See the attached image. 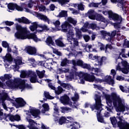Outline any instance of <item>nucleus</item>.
<instances>
[{"label": "nucleus", "mask_w": 129, "mask_h": 129, "mask_svg": "<svg viewBox=\"0 0 129 129\" xmlns=\"http://www.w3.org/2000/svg\"><path fill=\"white\" fill-rule=\"evenodd\" d=\"M106 103L109 107H107V110L111 112V106H112V102L116 111L117 112L124 111L125 110V104L124 100L120 98L119 95L116 93L113 92L110 95L106 96Z\"/></svg>", "instance_id": "1"}, {"label": "nucleus", "mask_w": 129, "mask_h": 129, "mask_svg": "<svg viewBox=\"0 0 129 129\" xmlns=\"http://www.w3.org/2000/svg\"><path fill=\"white\" fill-rule=\"evenodd\" d=\"M16 30L17 31L15 33V37L16 39L19 40H26V39H32L35 42H39L41 41L40 38L37 37V35L34 33H30L27 27H23L18 24H15Z\"/></svg>", "instance_id": "2"}, {"label": "nucleus", "mask_w": 129, "mask_h": 129, "mask_svg": "<svg viewBox=\"0 0 129 129\" xmlns=\"http://www.w3.org/2000/svg\"><path fill=\"white\" fill-rule=\"evenodd\" d=\"M0 87L6 89L8 87L10 89H32V86L30 85H26V81L25 80H21L19 78L14 79V81L12 80L7 81L6 84L0 82Z\"/></svg>", "instance_id": "3"}, {"label": "nucleus", "mask_w": 129, "mask_h": 129, "mask_svg": "<svg viewBox=\"0 0 129 129\" xmlns=\"http://www.w3.org/2000/svg\"><path fill=\"white\" fill-rule=\"evenodd\" d=\"M68 79L70 80H72V79H78V77L80 80V83L81 84H84V80L86 81H88L89 82H93L94 81L97 83V82H101V80L99 79H95L94 76H88L85 77L84 74L82 72L78 73L76 72H73L71 73L69 76H68Z\"/></svg>", "instance_id": "4"}, {"label": "nucleus", "mask_w": 129, "mask_h": 129, "mask_svg": "<svg viewBox=\"0 0 129 129\" xmlns=\"http://www.w3.org/2000/svg\"><path fill=\"white\" fill-rule=\"evenodd\" d=\"M67 40L68 42H70V48H68L67 49V51L68 52H70L69 54H68V56H73V50H74V48L75 47H77V46H78L79 45V42H78V40L76 38H73L74 37V35H67Z\"/></svg>", "instance_id": "5"}, {"label": "nucleus", "mask_w": 129, "mask_h": 129, "mask_svg": "<svg viewBox=\"0 0 129 129\" xmlns=\"http://www.w3.org/2000/svg\"><path fill=\"white\" fill-rule=\"evenodd\" d=\"M95 100L96 101V103L97 105V104H99V107L98 108L97 107H96V110H97V117L98 121L99 122H102L103 123H104V120L103 119V118L100 116V112L101 110H102V104H101V100L100 99V97L98 96L97 95H95Z\"/></svg>", "instance_id": "6"}, {"label": "nucleus", "mask_w": 129, "mask_h": 129, "mask_svg": "<svg viewBox=\"0 0 129 129\" xmlns=\"http://www.w3.org/2000/svg\"><path fill=\"white\" fill-rule=\"evenodd\" d=\"M2 119H5L6 121L9 120H11V121H15V120L19 121V120H21V117L19 115H16L15 116L13 115H8L6 116V115H4V113L0 110V120Z\"/></svg>", "instance_id": "7"}, {"label": "nucleus", "mask_w": 129, "mask_h": 129, "mask_svg": "<svg viewBox=\"0 0 129 129\" xmlns=\"http://www.w3.org/2000/svg\"><path fill=\"white\" fill-rule=\"evenodd\" d=\"M61 29L60 30L61 32L68 33L67 35L74 36V32H73V30H72V26L68 22L66 21L63 22L61 25Z\"/></svg>", "instance_id": "8"}, {"label": "nucleus", "mask_w": 129, "mask_h": 129, "mask_svg": "<svg viewBox=\"0 0 129 129\" xmlns=\"http://www.w3.org/2000/svg\"><path fill=\"white\" fill-rule=\"evenodd\" d=\"M100 32L101 36L103 37L104 39L106 40V41H107V42H110L111 43H112L113 41V37H115L116 35V30L112 31L111 34L104 31H100Z\"/></svg>", "instance_id": "9"}, {"label": "nucleus", "mask_w": 129, "mask_h": 129, "mask_svg": "<svg viewBox=\"0 0 129 129\" xmlns=\"http://www.w3.org/2000/svg\"><path fill=\"white\" fill-rule=\"evenodd\" d=\"M89 59H92V60H95L96 63H94V66L95 67L97 66H101L103 61L106 60V57L105 56L100 57L98 56H93V55L91 54L89 55Z\"/></svg>", "instance_id": "10"}, {"label": "nucleus", "mask_w": 129, "mask_h": 129, "mask_svg": "<svg viewBox=\"0 0 129 129\" xmlns=\"http://www.w3.org/2000/svg\"><path fill=\"white\" fill-rule=\"evenodd\" d=\"M118 118L119 121L117 122L118 126L121 129H129V124L124 121L123 119V117L119 116L117 117Z\"/></svg>", "instance_id": "11"}, {"label": "nucleus", "mask_w": 129, "mask_h": 129, "mask_svg": "<svg viewBox=\"0 0 129 129\" xmlns=\"http://www.w3.org/2000/svg\"><path fill=\"white\" fill-rule=\"evenodd\" d=\"M103 15H105V16L108 15L109 18H110V19H112V20L113 21H115L117 18H118L119 22L121 21V16H120L115 13H112L111 11H109L108 12L106 11H103Z\"/></svg>", "instance_id": "12"}, {"label": "nucleus", "mask_w": 129, "mask_h": 129, "mask_svg": "<svg viewBox=\"0 0 129 129\" xmlns=\"http://www.w3.org/2000/svg\"><path fill=\"white\" fill-rule=\"evenodd\" d=\"M29 77H30V82H31V83H36V82H38V83L42 84V80L39 81V80H38V78L37 77V75H36V73H35L34 72L32 71H29Z\"/></svg>", "instance_id": "13"}, {"label": "nucleus", "mask_w": 129, "mask_h": 129, "mask_svg": "<svg viewBox=\"0 0 129 129\" xmlns=\"http://www.w3.org/2000/svg\"><path fill=\"white\" fill-rule=\"evenodd\" d=\"M82 68H86V69H88V70H90V71H92V73L96 74V75H98V73H100L101 71L98 68H91L90 65L84 63L83 62L82 66Z\"/></svg>", "instance_id": "14"}, {"label": "nucleus", "mask_w": 129, "mask_h": 129, "mask_svg": "<svg viewBox=\"0 0 129 129\" xmlns=\"http://www.w3.org/2000/svg\"><path fill=\"white\" fill-rule=\"evenodd\" d=\"M25 51L29 55H39V53L37 52V49L36 48L32 46H28L26 47Z\"/></svg>", "instance_id": "15"}, {"label": "nucleus", "mask_w": 129, "mask_h": 129, "mask_svg": "<svg viewBox=\"0 0 129 129\" xmlns=\"http://www.w3.org/2000/svg\"><path fill=\"white\" fill-rule=\"evenodd\" d=\"M14 62L15 63V65H13V69H19L20 67H19V65H22L23 64L22 59V57L20 56H18L16 58V59H14Z\"/></svg>", "instance_id": "16"}, {"label": "nucleus", "mask_w": 129, "mask_h": 129, "mask_svg": "<svg viewBox=\"0 0 129 129\" xmlns=\"http://www.w3.org/2000/svg\"><path fill=\"white\" fill-rule=\"evenodd\" d=\"M30 115H28L26 117L27 121L29 122V124L28 125V127L30 129H38L37 127H34V126L37 125V123L35 122L32 119H30Z\"/></svg>", "instance_id": "17"}, {"label": "nucleus", "mask_w": 129, "mask_h": 129, "mask_svg": "<svg viewBox=\"0 0 129 129\" xmlns=\"http://www.w3.org/2000/svg\"><path fill=\"white\" fill-rule=\"evenodd\" d=\"M49 28L46 25L39 24L37 25V29H36V32L37 33H42L44 31H48Z\"/></svg>", "instance_id": "18"}, {"label": "nucleus", "mask_w": 129, "mask_h": 129, "mask_svg": "<svg viewBox=\"0 0 129 129\" xmlns=\"http://www.w3.org/2000/svg\"><path fill=\"white\" fill-rule=\"evenodd\" d=\"M36 17L39 20H41L42 21H44V22H46L48 24H50V19H49L46 15L39 13L36 14Z\"/></svg>", "instance_id": "19"}, {"label": "nucleus", "mask_w": 129, "mask_h": 129, "mask_svg": "<svg viewBox=\"0 0 129 129\" xmlns=\"http://www.w3.org/2000/svg\"><path fill=\"white\" fill-rule=\"evenodd\" d=\"M30 113L35 118L40 117L39 115H40V110L36 109V108H31L30 109Z\"/></svg>", "instance_id": "20"}, {"label": "nucleus", "mask_w": 129, "mask_h": 129, "mask_svg": "<svg viewBox=\"0 0 129 129\" xmlns=\"http://www.w3.org/2000/svg\"><path fill=\"white\" fill-rule=\"evenodd\" d=\"M118 3L117 6L120 9H122V11H126V7L125 6V3H124V0H117Z\"/></svg>", "instance_id": "21"}, {"label": "nucleus", "mask_w": 129, "mask_h": 129, "mask_svg": "<svg viewBox=\"0 0 129 129\" xmlns=\"http://www.w3.org/2000/svg\"><path fill=\"white\" fill-rule=\"evenodd\" d=\"M15 21L18 23H23V24H31V21L27 19L26 17H22L21 18H16Z\"/></svg>", "instance_id": "22"}, {"label": "nucleus", "mask_w": 129, "mask_h": 129, "mask_svg": "<svg viewBox=\"0 0 129 129\" xmlns=\"http://www.w3.org/2000/svg\"><path fill=\"white\" fill-rule=\"evenodd\" d=\"M60 102L62 103V104H69L70 102L69 101V97L68 96L64 95V96L60 97Z\"/></svg>", "instance_id": "23"}, {"label": "nucleus", "mask_w": 129, "mask_h": 129, "mask_svg": "<svg viewBox=\"0 0 129 129\" xmlns=\"http://www.w3.org/2000/svg\"><path fill=\"white\" fill-rule=\"evenodd\" d=\"M95 20H96V21H100L101 22H103V23H105V26L106 27L107 24L106 23L107 21L104 19L102 16L99 15V14H96L95 16Z\"/></svg>", "instance_id": "24"}, {"label": "nucleus", "mask_w": 129, "mask_h": 129, "mask_svg": "<svg viewBox=\"0 0 129 129\" xmlns=\"http://www.w3.org/2000/svg\"><path fill=\"white\" fill-rule=\"evenodd\" d=\"M3 59H4V62L6 63L8 62L9 64H11L13 61V57L10 53L6 54V56L3 57Z\"/></svg>", "instance_id": "25"}, {"label": "nucleus", "mask_w": 129, "mask_h": 129, "mask_svg": "<svg viewBox=\"0 0 129 129\" xmlns=\"http://www.w3.org/2000/svg\"><path fill=\"white\" fill-rule=\"evenodd\" d=\"M53 25L55 26V31H60L61 30V27H60V21L59 20L54 21L52 22Z\"/></svg>", "instance_id": "26"}, {"label": "nucleus", "mask_w": 129, "mask_h": 129, "mask_svg": "<svg viewBox=\"0 0 129 129\" xmlns=\"http://www.w3.org/2000/svg\"><path fill=\"white\" fill-rule=\"evenodd\" d=\"M16 102L18 103L19 106L23 107L25 106L26 102L24 101V99L22 98H18L16 99Z\"/></svg>", "instance_id": "27"}, {"label": "nucleus", "mask_w": 129, "mask_h": 129, "mask_svg": "<svg viewBox=\"0 0 129 129\" xmlns=\"http://www.w3.org/2000/svg\"><path fill=\"white\" fill-rule=\"evenodd\" d=\"M38 28V23L37 22H33L32 23V25L29 27L30 30L31 32H37V29Z\"/></svg>", "instance_id": "28"}, {"label": "nucleus", "mask_w": 129, "mask_h": 129, "mask_svg": "<svg viewBox=\"0 0 129 129\" xmlns=\"http://www.w3.org/2000/svg\"><path fill=\"white\" fill-rule=\"evenodd\" d=\"M74 8H78V11H84V5L82 3L80 4H75L73 5Z\"/></svg>", "instance_id": "29"}, {"label": "nucleus", "mask_w": 129, "mask_h": 129, "mask_svg": "<svg viewBox=\"0 0 129 129\" xmlns=\"http://www.w3.org/2000/svg\"><path fill=\"white\" fill-rule=\"evenodd\" d=\"M105 81L110 85H113L114 84V81L111 79V76H107L105 77Z\"/></svg>", "instance_id": "30"}, {"label": "nucleus", "mask_w": 129, "mask_h": 129, "mask_svg": "<svg viewBox=\"0 0 129 129\" xmlns=\"http://www.w3.org/2000/svg\"><path fill=\"white\" fill-rule=\"evenodd\" d=\"M43 109H41L42 113H45L46 111H48L50 109L49 105L47 103H44L42 105Z\"/></svg>", "instance_id": "31"}, {"label": "nucleus", "mask_w": 129, "mask_h": 129, "mask_svg": "<svg viewBox=\"0 0 129 129\" xmlns=\"http://www.w3.org/2000/svg\"><path fill=\"white\" fill-rule=\"evenodd\" d=\"M88 15L91 20H95V16H94V10H90L88 12Z\"/></svg>", "instance_id": "32"}, {"label": "nucleus", "mask_w": 129, "mask_h": 129, "mask_svg": "<svg viewBox=\"0 0 129 129\" xmlns=\"http://www.w3.org/2000/svg\"><path fill=\"white\" fill-rule=\"evenodd\" d=\"M71 61L67 59V58H65L62 59L61 61L60 66L62 67H64L66 66L68 64H70L71 63Z\"/></svg>", "instance_id": "33"}, {"label": "nucleus", "mask_w": 129, "mask_h": 129, "mask_svg": "<svg viewBox=\"0 0 129 129\" xmlns=\"http://www.w3.org/2000/svg\"><path fill=\"white\" fill-rule=\"evenodd\" d=\"M39 2H37V5H34V7H35L36 9H37V8H38L40 12H45L46 11V7L43 5L39 6Z\"/></svg>", "instance_id": "34"}, {"label": "nucleus", "mask_w": 129, "mask_h": 129, "mask_svg": "<svg viewBox=\"0 0 129 129\" xmlns=\"http://www.w3.org/2000/svg\"><path fill=\"white\" fill-rule=\"evenodd\" d=\"M89 106H90L91 109L92 111L94 110V108H96V107H97L98 108H99V104H97V105L96 104V105H94V106H90V104L88 103H85V108H87V107H89Z\"/></svg>", "instance_id": "35"}, {"label": "nucleus", "mask_w": 129, "mask_h": 129, "mask_svg": "<svg viewBox=\"0 0 129 129\" xmlns=\"http://www.w3.org/2000/svg\"><path fill=\"white\" fill-rule=\"evenodd\" d=\"M17 7V4H13V3H10L8 5V12H12L11 11H14L15 9H16V7Z\"/></svg>", "instance_id": "36"}, {"label": "nucleus", "mask_w": 129, "mask_h": 129, "mask_svg": "<svg viewBox=\"0 0 129 129\" xmlns=\"http://www.w3.org/2000/svg\"><path fill=\"white\" fill-rule=\"evenodd\" d=\"M72 62L74 66H76V65H78V66H81V67L84 63L83 61H82V60H78L76 62V61L74 59L72 60Z\"/></svg>", "instance_id": "37"}, {"label": "nucleus", "mask_w": 129, "mask_h": 129, "mask_svg": "<svg viewBox=\"0 0 129 129\" xmlns=\"http://www.w3.org/2000/svg\"><path fill=\"white\" fill-rule=\"evenodd\" d=\"M1 100L2 101H4V100H9L11 101V98L10 97H9V95H8V94L6 93H3L1 97Z\"/></svg>", "instance_id": "38"}, {"label": "nucleus", "mask_w": 129, "mask_h": 129, "mask_svg": "<svg viewBox=\"0 0 129 129\" xmlns=\"http://www.w3.org/2000/svg\"><path fill=\"white\" fill-rule=\"evenodd\" d=\"M114 21L117 22V23H114V25H113L115 29H119V28H120V23H121V21H122L121 17V21L120 22H119V20H118V18H117L116 20Z\"/></svg>", "instance_id": "39"}, {"label": "nucleus", "mask_w": 129, "mask_h": 129, "mask_svg": "<svg viewBox=\"0 0 129 129\" xmlns=\"http://www.w3.org/2000/svg\"><path fill=\"white\" fill-rule=\"evenodd\" d=\"M46 43L48 46H50V45L55 46V43H54V42H53V40H52V37L50 36L47 38Z\"/></svg>", "instance_id": "40"}, {"label": "nucleus", "mask_w": 129, "mask_h": 129, "mask_svg": "<svg viewBox=\"0 0 129 129\" xmlns=\"http://www.w3.org/2000/svg\"><path fill=\"white\" fill-rule=\"evenodd\" d=\"M68 23H70L74 25V26H76L77 24V21L72 17H68L67 18Z\"/></svg>", "instance_id": "41"}, {"label": "nucleus", "mask_w": 129, "mask_h": 129, "mask_svg": "<svg viewBox=\"0 0 129 129\" xmlns=\"http://www.w3.org/2000/svg\"><path fill=\"white\" fill-rule=\"evenodd\" d=\"M67 121H69V120H67V118L65 117L62 116L59 119L58 123L62 125L63 123H65V122H67Z\"/></svg>", "instance_id": "42"}, {"label": "nucleus", "mask_w": 129, "mask_h": 129, "mask_svg": "<svg viewBox=\"0 0 129 129\" xmlns=\"http://www.w3.org/2000/svg\"><path fill=\"white\" fill-rule=\"evenodd\" d=\"M27 76H30V74H29V71H22L21 72V74H20V77L21 78H25L27 77Z\"/></svg>", "instance_id": "43"}, {"label": "nucleus", "mask_w": 129, "mask_h": 129, "mask_svg": "<svg viewBox=\"0 0 129 129\" xmlns=\"http://www.w3.org/2000/svg\"><path fill=\"white\" fill-rule=\"evenodd\" d=\"M51 2H58L61 6H63V5H65V4H67V3H69L70 2V0H50Z\"/></svg>", "instance_id": "44"}, {"label": "nucleus", "mask_w": 129, "mask_h": 129, "mask_svg": "<svg viewBox=\"0 0 129 129\" xmlns=\"http://www.w3.org/2000/svg\"><path fill=\"white\" fill-rule=\"evenodd\" d=\"M63 91H64V90H63L62 87L58 86L55 90V93L57 94V95H59V94H61Z\"/></svg>", "instance_id": "45"}, {"label": "nucleus", "mask_w": 129, "mask_h": 129, "mask_svg": "<svg viewBox=\"0 0 129 129\" xmlns=\"http://www.w3.org/2000/svg\"><path fill=\"white\" fill-rule=\"evenodd\" d=\"M36 73L40 79H41V78H43L44 77V74H45V71L43 70L41 72H40L39 71L37 70Z\"/></svg>", "instance_id": "46"}, {"label": "nucleus", "mask_w": 129, "mask_h": 129, "mask_svg": "<svg viewBox=\"0 0 129 129\" xmlns=\"http://www.w3.org/2000/svg\"><path fill=\"white\" fill-rule=\"evenodd\" d=\"M61 112L62 113H65V112H69V111H71V108L65 107H60Z\"/></svg>", "instance_id": "47"}, {"label": "nucleus", "mask_w": 129, "mask_h": 129, "mask_svg": "<svg viewBox=\"0 0 129 129\" xmlns=\"http://www.w3.org/2000/svg\"><path fill=\"white\" fill-rule=\"evenodd\" d=\"M38 2L35 0H30L28 4V8H32L34 5H36Z\"/></svg>", "instance_id": "48"}, {"label": "nucleus", "mask_w": 129, "mask_h": 129, "mask_svg": "<svg viewBox=\"0 0 129 129\" xmlns=\"http://www.w3.org/2000/svg\"><path fill=\"white\" fill-rule=\"evenodd\" d=\"M75 31L76 33V36L78 37V39H80V38L82 37V35H81V31L80 30V29L77 28H75Z\"/></svg>", "instance_id": "49"}, {"label": "nucleus", "mask_w": 129, "mask_h": 129, "mask_svg": "<svg viewBox=\"0 0 129 129\" xmlns=\"http://www.w3.org/2000/svg\"><path fill=\"white\" fill-rule=\"evenodd\" d=\"M55 43L57 46H59V47H65V44H64L63 42H62L60 39H56L55 40Z\"/></svg>", "instance_id": "50"}, {"label": "nucleus", "mask_w": 129, "mask_h": 129, "mask_svg": "<svg viewBox=\"0 0 129 129\" xmlns=\"http://www.w3.org/2000/svg\"><path fill=\"white\" fill-rule=\"evenodd\" d=\"M54 113H53V116H55V117H57L58 114H59V110L58 109V107H57V105L54 106Z\"/></svg>", "instance_id": "51"}, {"label": "nucleus", "mask_w": 129, "mask_h": 129, "mask_svg": "<svg viewBox=\"0 0 129 129\" xmlns=\"http://www.w3.org/2000/svg\"><path fill=\"white\" fill-rule=\"evenodd\" d=\"M101 3H92L89 5V8H98Z\"/></svg>", "instance_id": "52"}, {"label": "nucleus", "mask_w": 129, "mask_h": 129, "mask_svg": "<svg viewBox=\"0 0 129 129\" xmlns=\"http://www.w3.org/2000/svg\"><path fill=\"white\" fill-rule=\"evenodd\" d=\"M67 11H62L59 13L58 15V17H60V18H63V17H67Z\"/></svg>", "instance_id": "53"}, {"label": "nucleus", "mask_w": 129, "mask_h": 129, "mask_svg": "<svg viewBox=\"0 0 129 129\" xmlns=\"http://www.w3.org/2000/svg\"><path fill=\"white\" fill-rule=\"evenodd\" d=\"M44 95L46 98H47V99H54V97L50 95V94H49V92H48L45 91L44 93Z\"/></svg>", "instance_id": "54"}, {"label": "nucleus", "mask_w": 129, "mask_h": 129, "mask_svg": "<svg viewBox=\"0 0 129 129\" xmlns=\"http://www.w3.org/2000/svg\"><path fill=\"white\" fill-rule=\"evenodd\" d=\"M51 65H52V62H49V61H44V67L47 68V69H51Z\"/></svg>", "instance_id": "55"}, {"label": "nucleus", "mask_w": 129, "mask_h": 129, "mask_svg": "<svg viewBox=\"0 0 129 129\" xmlns=\"http://www.w3.org/2000/svg\"><path fill=\"white\" fill-rule=\"evenodd\" d=\"M108 49H109L110 50H112V49H113V47H112V46L109 44H107L105 47V53H108Z\"/></svg>", "instance_id": "56"}, {"label": "nucleus", "mask_w": 129, "mask_h": 129, "mask_svg": "<svg viewBox=\"0 0 129 129\" xmlns=\"http://www.w3.org/2000/svg\"><path fill=\"white\" fill-rule=\"evenodd\" d=\"M72 99L74 102H76V101H78V99H79V96L77 94H75V96L72 97Z\"/></svg>", "instance_id": "57"}, {"label": "nucleus", "mask_w": 129, "mask_h": 129, "mask_svg": "<svg viewBox=\"0 0 129 129\" xmlns=\"http://www.w3.org/2000/svg\"><path fill=\"white\" fill-rule=\"evenodd\" d=\"M70 11L72 12V13L73 14V15H77L79 14V11L76 10L75 9L73 8H69Z\"/></svg>", "instance_id": "58"}, {"label": "nucleus", "mask_w": 129, "mask_h": 129, "mask_svg": "<svg viewBox=\"0 0 129 129\" xmlns=\"http://www.w3.org/2000/svg\"><path fill=\"white\" fill-rule=\"evenodd\" d=\"M90 27L92 30H99V27H97L96 24H90Z\"/></svg>", "instance_id": "59"}, {"label": "nucleus", "mask_w": 129, "mask_h": 129, "mask_svg": "<svg viewBox=\"0 0 129 129\" xmlns=\"http://www.w3.org/2000/svg\"><path fill=\"white\" fill-rule=\"evenodd\" d=\"M60 86H62V87H63V88H66L67 89H69V88L71 87L70 85H68L63 83H62Z\"/></svg>", "instance_id": "60"}, {"label": "nucleus", "mask_w": 129, "mask_h": 129, "mask_svg": "<svg viewBox=\"0 0 129 129\" xmlns=\"http://www.w3.org/2000/svg\"><path fill=\"white\" fill-rule=\"evenodd\" d=\"M53 49V52L54 54H56L58 56H61L62 53L58 51L57 50L54 49L53 48L51 47Z\"/></svg>", "instance_id": "61"}, {"label": "nucleus", "mask_w": 129, "mask_h": 129, "mask_svg": "<svg viewBox=\"0 0 129 129\" xmlns=\"http://www.w3.org/2000/svg\"><path fill=\"white\" fill-rule=\"evenodd\" d=\"M67 120H69V121H67V122H68L69 123H71V122L72 121H73V120H74V118L71 117V116H68L67 117Z\"/></svg>", "instance_id": "62"}, {"label": "nucleus", "mask_w": 129, "mask_h": 129, "mask_svg": "<svg viewBox=\"0 0 129 129\" xmlns=\"http://www.w3.org/2000/svg\"><path fill=\"white\" fill-rule=\"evenodd\" d=\"M5 23L6 24V25L7 26H13V25H14V24H15V23H14V22H12V21H5Z\"/></svg>", "instance_id": "63"}, {"label": "nucleus", "mask_w": 129, "mask_h": 129, "mask_svg": "<svg viewBox=\"0 0 129 129\" xmlns=\"http://www.w3.org/2000/svg\"><path fill=\"white\" fill-rule=\"evenodd\" d=\"M123 46L124 48H129V41L127 40H125Z\"/></svg>", "instance_id": "64"}]
</instances>
